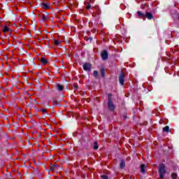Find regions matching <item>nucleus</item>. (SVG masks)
Returning <instances> with one entry per match:
<instances>
[{"mask_svg":"<svg viewBox=\"0 0 179 179\" xmlns=\"http://www.w3.org/2000/svg\"><path fill=\"white\" fill-rule=\"evenodd\" d=\"M108 108L110 112H114L116 109V105H115L113 101V94H108V102H107Z\"/></svg>","mask_w":179,"mask_h":179,"instance_id":"nucleus-1","label":"nucleus"},{"mask_svg":"<svg viewBox=\"0 0 179 179\" xmlns=\"http://www.w3.org/2000/svg\"><path fill=\"white\" fill-rule=\"evenodd\" d=\"M166 170L164 164H160L159 166V175L161 179H164Z\"/></svg>","mask_w":179,"mask_h":179,"instance_id":"nucleus-2","label":"nucleus"},{"mask_svg":"<svg viewBox=\"0 0 179 179\" xmlns=\"http://www.w3.org/2000/svg\"><path fill=\"white\" fill-rule=\"evenodd\" d=\"M119 82L121 85H124L125 83V74L123 71H121L119 75Z\"/></svg>","mask_w":179,"mask_h":179,"instance_id":"nucleus-3","label":"nucleus"},{"mask_svg":"<svg viewBox=\"0 0 179 179\" xmlns=\"http://www.w3.org/2000/svg\"><path fill=\"white\" fill-rule=\"evenodd\" d=\"M103 61H107L108 59V52L106 50H104L101 54Z\"/></svg>","mask_w":179,"mask_h":179,"instance_id":"nucleus-4","label":"nucleus"},{"mask_svg":"<svg viewBox=\"0 0 179 179\" xmlns=\"http://www.w3.org/2000/svg\"><path fill=\"white\" fill-rule=\"evenodd\" d=\"M83 69L86 72H90L92 71V64L90 63H84Z\"/></svg>","mask_w":179,"mask_h":179,"instance_id":"nucleus-5","label":"nucleus"},{"mask_svg":"<svg viewBox=\"0 0 179 179\" xmlns=\"http://www.w3.org/2000/svg\"><path fill=\"white\" fill-rule=\"evenodd\" d=\"M145 17H147V19H148L149 20H152V19H154V16L150 12H145Z\"/></svg>","mask_w":179,"mask_h":179,"instance_id":"nucleus-6","label":"nucleus"},{"mask_svg":"<svg viewBox=\"0 0 179 179\" xmlns=\"http://www.w3.org/2000/svg\"><path fill=\"white\" fill-rule=\"evenodd\" d=\"M41 7L43 8V9H50V5L49 3H45V2L41 3Z\"/></svg>","mask_w":179,"mask_h":179,"instance_id":"nucleus-7","label":"nucleus"},{"mask_svg":"<svg viewBox=\"0 0 179 179\" xmlns=\"http://www.w3.org/2000/svg\"><path fill=\"white\" fill-rule=\"evenodd\" d=\"M137 15H138V17L140 19H143L144 17H145V13H142L141 10H137Z\"/></svg>","mask_w":179,"mask_h":179,"instance_id":"nucleus-8","label":"nucleus"},{"mask_svg":"<svg viewBox=\"0 0 179 179\" xmlns=\"http://www.w3.org/2000/svg\"><path fill=\"white\" fill-rule=\"evenodd\" d=\"M100 71H101V77H106V70L104 67H103V66H101L100 69Z\"/></svg>","mask_w":179,"mask_h":179,"instance_id":"nucleus-9","label":"nucleus"},{"mask_svg":"<svg viewBox=\"0 0 179 179\" xmlns=\"http://www.w3.org/2000/svg\"><path fill=\"white\" fill-rule=\"evenodd\" d=\"M126 166L125 161L122 159L120 163V167L121 169H124Z\"/></svg>","mask_w":179,"mask_h":179,"instance_id":"nucleus-10","label":"nucleus"},{"mask_svg":"<svg viewBox=\"0 0 179 179\" xmlns=\"http://www.w3.org/2000/svg\"><path fill=\"white\" fill-rule=\"evenodd\" d=\"M39 110L43 112V116H45V117H47V115H48V113H47V109L46 108H40Z\"/></svg>","mask_w":179,"mask_h":179,"instance_id":"nucleus-11","label":"nucleus"},{"mask_svg":"<svg viewBox=\"0 0 179 179\" xmlns=\"http://www.w3.org/2000/svg\"><path fill=\"white\" fill-rule=\"evenodd\" d=\"M41 62L43 64V65H47V64H48V59H45V57H41Z\"/></svg>","mask_w":179,"mask_h":179,"instance_id":"nucleus-12","label":"nucleus"},{"mask_svg":"<svg viewBox=\"0 0 179 179\" xmlns=\"http://www.w3.org/2000/svg\"><path fill=\"white\" fill-rule=\"evenodd\" d=\"M56 88L58 91H62V90H64V85H62V84H57Z\"/></svg>","mask_w":179,"mask_h":179,"instance_id":"nucleus-13","label":"nucleus"},{"mask_svg":"<svg viewBox=\"0 0 179 179\" xmlns=\"http://www.w3.org/2000/svg\"><path fill=\"white\" fill-rule=\"evenodd\" d=\"M171 179H178V175H177L176 172H173V173L171 174Z\"/></svg>","mask_w":179,"mask_h":179,"instance_id":"nucleus-14","label":"nucleus"},{"mask_svg":"<svg viewBox=\"0 0 179 179\" xmlns=\"http://www.w3.org/2000/svg\"><path fill=\"white\" fill-rule=\"evenodd\" d=\"M141 173H145V164H142L141 166Z\"/></svg>","mask_w":179,"mask_h":179,"instance_id":"nucleus-15","label":"nucleus"},{"mask_svg":"<svg viewBox=\"0 0 179 179\" xmlns=\"http://www.w3.org/2000/svg\"><path fill=\"white\" fill-rule=\"evenodd\" d=\"M3 31L4 33H8V31H10V29L8 27V26H4L3 28Z\"/></svg>","mask_w":179,"mask_h":179,"instance_id":"nucleus-16","label":"nucleus"},{"mask_svg":"<svg viewBox=\"0 0 179 179\" xmlns=\"http://www.w3.org/2000/svg\"><path fill=\"white\" fill-rule=\"evenodd\" d=\"M169 130H170V127L169 126H165L163 128V131H166L167 133H169Z\"/></svg>","mask_w":179,"mask_h":179,"instance_id":"nucleus-17","label":"nucleus"},{"mask_svg":"<svg viewBox=\"0 0 179 179\" xmlns=\"http://www.w3.org/2000/svg\"><path fill=\"white\" fill-rule=\"evenodd\" d=\"M99 148V143L97 141H94V150H98Z\"/></svg>","mask_w":179,"mask_h":179,"instance_id":"nucleus-18","label":"nucleus"},{"mask_svg":"<svg viewBox=\"0 0 179 179\" xmlns=\"http://www.w3.org/2000/svg\"><path fill=\"white\" fill-rule=\"evenodd\" d=\"M93 74H94V77H98V76H99V71H97V70H94Z\"/></svg>","mask_w":179,"mask_h":179,"instance_id":"nucleus-19","label":"nucleus"},{"mask_svg":"<svg viewBox=\"0 0 179 179\" xmlns=\"http://www.w3.org/2000/svg\"><path fill=\"white\" fill-rule=\"evenodd\" d=\"M55 45L59 46L60 45V41L58 40H55Z\"/></svg>","mask_w":179,"mask_h":179,"instance_id":"nucleus-20","label":"nucleus"},{"mask_svg":"<svg viewBox=\"0 0 179 179\" xmlns=\"http://www.w3.org/2000/svg\"><path fill=\"white\" fill-rule=\"evenodd\" d=\"M55 168H57V165H52V166H50V171H55Z\"/></svg>","mask_w":179,"mask_h":179,"instance_id":"nucleus-21","label":"nucleus"},{"mask_svg":"<svg viewBox=\"0 0 179 179\" xmlns=\"http://www.w3.org/2000/svg\"><path fill=\"white\" fill-rule=\"evenodd\" d=\"M47 19H48V17H47L45 15H42V20H43V21L47 20Z\"/></svg>","mask_w":179,"mask_h":179,"instance_id":"nucleus-22","label":"nucleus"},{"mask_svg":"<svg viewBox=\"0 0 179 179\" xmlns=\"http://www.w3.org/2000/svg\"><path fill=\"white\" fill-rule=\"evenodd\" d=\"M59 103H60V101H53V104L54 105H59Z\"/></svg>","mask_w":179,"mask_h":179,"instance_id":"nucleus-23","label":"nucleus"},{"mask_svg":"<svg viewBox=\"0 0 179 179\" xmlns=\"http://www.w3.org/2000/svg\"><path fill=\"white\" fill-rule=\"evenodd\" d=\"M101 179H109L108 176H107V175H103L101 176Z\"/></svg>","mask_w":179,"mask_h":179,"instance_id":"nucleus-24","label":"nucleus"},{"mask_svg":"<svg viewBox=\"0 0 179 179\" xmlns=\"http://www.w3.org/2000/svg\"><path fill=\"white\" fill-rule=\"evenodd\" d=\"M92 8V5H90V3H88V5L87 6V9H90Z\"/></svg>","mask_w":179,"mask_h":179,"instance_id":"nucleus-25","label":"nucleus"},{"mask_svg":"<svg viewBox=\"0 0 179 179\" xmlns=\"http://www.w3.org/2000/svg\"><path fill=\"white\" fill-rule=\"evenodd\" d=\"M75 88H78V85H74Z\"/></svg>","mask_w":179,"mask_h":179,"instance_id":"nucleus-26","label":"nucleus"},{"mask_svg":"<svg viewBox=\"0 0 179 179\" xmlns=\"http://www.w3.org/2000/svg\"><path fill=\"white\" fill-rule=\"evenodd\" d=\"M90 40L92 41V38H90Z\"/></svg>","mask_w":179,"mask_h":179,"instance_id":"nucleus-27","label":"nucleus"},{"mask_svg":"<svg viewBox=\"0 0 179 179\" xmlns=\"http://www.w3.org/2000/svg\"><path fill=\"white\" fill-rule=\"evenodd\" d=\"M178 20H179V16H178Z\"/></svg>","mask_w":179,"mask_h":179,"instance_id":"nucleus-28","label":"nucleus"}]
</instances>
